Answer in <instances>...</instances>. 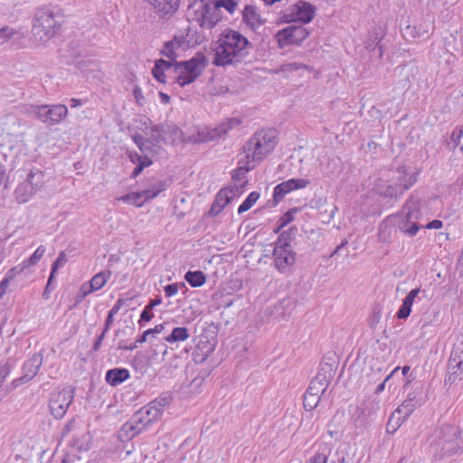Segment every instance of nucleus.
<instances>
[{"label": "nucleus", "mask_w": 463, "mask_h": 463, "mask_svg": "<svg viewBox=\"0 0 463 463\" xmlns=\"http://www.w3.org/2000/svg\"><path fill=\"white\" fill-rule=\"evenodd\" d=\"M35 190L25 180L14 191L15 199L20 203L28 202L35 194Z\"/></svg>", "instance_id": "nucleus-28"}, {"label": "nucleus", "mask_w": 463, "mask_h": 463, "mask_svg": "<svg viewBox=\"0 0 463 463\" xmlns=\"http://www.w3.org/2000/svg\"><path fill=\"white\" fill-rule=\"evenodd\" d=\"M237 5L238 2L236 0H217L214 3V10H218L219 8L222 7L226 9L230 14H233Z\"/></svg>", "instance_id": "nucleus-47"}, {"label": "nucleus", "mask_w": 463, "mask_h": 463, "mask_svg": "<svg viewBox=\"0 0 463 463\" xmlns=\"http://www.w3.org/2000/svg\"><path fill=\"white\" fill-rule=\"evenodd\" d=\"M139 426H142L144 430L146 426L150 425L154 421L157 420L159 417V411L153 409L152 406H144L137 411L132 417Z\"/></svg>", "instance_id": "nucleus-22"}, {"label": "nucleus", "mask_w": 463, "mask_h": 463, "mask_svg": "<svg viewBox=\"0 0 463 463\" xmlns=\"http://www.w3.org/2000/svg\"><path fill=\"white\" fill-rule=\"evenodd\" d=\"M300 69H308V67L306 64L301 63V62H291V63L283 64L281 66V70L283 71H298Z\"/></svg>", "instance_id": "nucleus-56"}, {"label": "nucleus", "mask_w": 463, "mask_h": 463, "mask_svg": "<svg viewBox=\"0 0 463 463\" xmlns=\"http://www.w3.org/2000/svg\"><path fill=\"white\" fill-rule=\"evenodd\" d=\"M383 38V34L382 32V29L379 27L377 28L372 36L367 40L366 42V49L369 51H374L376 48H378L379 51V58H382L383 53V46L381 44V41Z\"/></svg>", "instance_id": "nucleus-29"}, {"label": "nucleus", "mask_w": 463, "mask_h": 463, "mask_svg": "<svg viewBox=\"0 0 463 463\" xmlns=\"http://www.w3.org/2000/svg\"><path fill=\"white\" fill-rule=\"evenodd\" d=\"M260 198V193L251 192L238 208V213H243L250 210Z\"/></svg>", "instance_id": "nucleus-42"}, {"label": "nucleus", "mask_w": 463, "mask_h": 463, "mask_svg": "<svg viewBox=\"0 0 463 463\" xmlns=\"http://www.w3.org/2000/svg\"><path fill=\"white\" fill-rule=\"evenodd\" d=\"M149 3L160 17L169 18L178 10L180 0H149Z\"/></svg>", "instance_id": "nucleus-21"}, {"label": "nucleus", "mask_w": 463, "mask_h": 463, "mask_svg": "<svg viewBox=\"0 0 463 463\" xmlns=\"http://www.w3.org/2000/svg\"><path fill=\"white\" fill-rule=\"evenodd\" d=\"M153 77L161 83H166V76L165 71L159 69V66H154L152 69Z\"/></svg>", "instance_id": "nucleus-59"}, {"label": "nucleus", "mask_w": 463, "mask_h": 463, "mask_svg": "<svg viewBox=\"0 0 463 463\" xmlns=\"http://www.w3.org/2000/svg\"><path fill=\"white\" fill-rule=\"evenodd\" d=\"M321 397L314 395L309 392H305L303 395V406L307 411H313L316 409L321 402Z\"/></svg>", "instance_id": "nucleus-40"}, {"label": "nucleus", "mask_w": 463, "mask_h": 463, "mask_svg": "<svg viewBox=\"0 0 463 463\" xmlns=\"http://www.w3.org/2000/svg\"><path fill=\"white\" fill-rule=\"evenodd\" d=\"M92 291H90V287L86 284H83L80 288V292L77 295L76 303L81 302L89 294H90Z\"/></svg>", "instance_id": "nucleus-61"}, {"label": "nucleus", "mask_w": 463, "mask_h": 463, "mask_svg": "<svg viewBox=\"0 0 463 463\" xmlns=\"http://www.w3.org/2000/svg\"><path fill=\"white\" fill-rule=\"evenodd\" d=\"M74 399V391L72 389H63L58 392L51 394L49 407L52 415L55 419H61L71 403Z\"/></svg>", "instance_id": "nucleus-10"}, {"label": "nucleus", "mask_w": 463, "mask_h": 463, "mask_svg": "<svg viewBox=\"0 0 463 463\" xmlns=\"http://www.w3.org/2000/svg\"><path fill=\"white\" fill-rule=\"evenodd\" d=\"M219 42H222L229 50H232L236 54H241V59L245 57V49L248 46H251L249 40L244 37L241 33L232 29H225L221 34Z\"/></svg>", "instance_id": "nucleus-11"}, {"label": "nucleus", "mask_w": 463, "mask_h": 463, "mask_svg": "<svg viewBox=\"0 0 463 463\" xmlns=\"http://www.w3.org/2000/svg\"><path fill=\"white\" fill-rule=\"evenodd\" d=\"M152 354L149 357L151 362L165 361V357L168 354V347L165 343L158 345H153Z\"/></svg>", "instance_id": "nucleus-37"}, {"label": "nucleus", "mask_w": 463, "mask_h": 463, "mask_svg": "<svg viewBox=\"0 0 463 463\" xmlns=\"http://www.w3.org/2000/svg\"><path fill=\"white\" fill-rule=\"evenodd\" d=\"M430 447L440 458L463 451V435L459 425L446 423L437 429L432 435Z\"/></svg>", "instance_id": "nucleus-1"}, {"label": "nucleus", "mask_w": 463, "mask_h": 463, "mask_svg": "<svg viewBox=\"0 0 463 463\" xmlns=\"http://www.w3.org/2000/svg\"><path fill=\"white\" fill-rule=\"evenodd\" d=\"M142 431V426H139L138 423L133 418H131L129 421H127L123 424L119 430L118 436L121 440H129Z\"/></svg>", "instance_id": "nucleus-26"}, {"label": "nucleus", "mask_w": 463, "mask_h": 463, "mask_svg": "<svg viewBox=\"0 0 463 463\" xmlns=\"http://www.w3.org/2000/svg\"><path fill=\"white\" fill-rule=\"evenodd\" d=\"M180 287L185 288L184 283H181ZM179 285L176 283L174 284H168L164 288L165 296L168 298H171L175 296L178 292Z\"/></svg>", "instance_id": "nucleus-57"}, {"label": "nucleus", "mask_w": 463, "mask_h": 463, "mask_svg": "<svg viewBox=\"0 0 463 463\" xmlns=\"http://www.w3.org/2000/svg\"><path fill=\"white\" fill-rule=\"evenodd\" d=\"M45 250L46 249L43 245L39 246L28 259L23 261L24 263V266L29 268L36 265L39 262V260L43 258V254L45 253Z\"/></svg>", "instance_id": "nucleus-44"}, {"label": "nucleus", "mask_w": 463, "mask_h": 463, "mask_svg": "<svg viewBox=\"0 0 463 463\" xmlns=\"http://www.w3.org/2000/svg\"><path fill=\"white\" fill-rule=\"evenodd\" d=\"M420 214V208L419 201L411 197L407 200L402 208V213L401 215L402 221L398 224L400 232L410 237L416 235L421 226L416 222H413V220H417Z\"/></svg>", "instance_id": "nucleus-5"}, {"label": "nucleus", "mask_w": 463, "mask_h": 463, "mask_svg": "<svg viewBox=\"0 0 463 463\" xmlns=\"http://www.w3.org/2000/svg\"><path fill=\"white\" fill-rule=\"evenodd\" d=\"M316 7L308 2L298 1L282 12L283 23L300 22L307 24L312 21Z\"/></svg>", "instance_id": "nucleus-8"}, {"label": "nucleus", "mask_w": 463, "mask_h": 463, "mask_svg": "<svg viewBox=\"0 0 463 463\" xmlns=\"http://www.w3.org/2000/svg\"><path fill=\"white\" fill-rule=\"evenodd\" d=\"M179 359L176 355H174L169 362L165 363L160 369V372L165 376L172 377L175 374V370L179 367Z\"/></svg>", "instance_id": "nucleus-39"}, {"label": "nucleus", "mask_w": 463, "mask_h": 463, "mask_svg": "<svg viewBox=\"0 0 463 463\" xmlns=\"http://www.w3.org/2000/svg\"><path fill=\"white\" fill-rule=\"evenodd\" d=\"M133 95H134V98L136 99V102L139 106H142L144 104L145 98H144V96L142 94V90L139 88V86L135 85V87L133 89Z\"/></svg>", "instance_id": "nucleus-60"}, {"label": "nucleus", "mask_w": 463, "mask_h": 463, "mask_svg": "<svg viewBox=\"0 0 463 463\" xmlns=\"http://www.w3.org/2000/svg\"><path fill=\"white\" fill-rule=\"evenodd\" d=\"M423 385L421 383H417L411 392H410L407 396L408 399H411L414 405L421 406L427 401V395L424 394Z\"/></svg>", "instance_id": "nucleus-36"}, {"label": "nucleus", "mask_w": 463, "mask_h": 463, "mask_svg": "<svg viewBox=\"0 0 463 463\" xmlns=\"http://www.w3.org/2000/svg\"><path fill=\"white\" fill-rule=\"evenodd\" d=\"M276 136L273 130H260L256 132L248 141L246 149L252 152V160L260 162L269 154L276 145Z\"/></svg>", "instance_id": "nucleus-3"}, {"label": "nucleus", "mask_w": 463, "mask_h": 463, "mask_svg": "<svg viewBox=\"0 0 463 463\" xmlns=\"http://www.w3.org/2000/svg\"><path fill=\"white\" fill-rule=\"evenodd\" d=\"M451 139L454 142L455 146H459L461 152H463V127L459 129L458 133L456 131H453L451 135Z\"/></svg>", "instance_id": "nucleus-58"}, {"label": "nucleus", "mask_w": 463, "mask_h": 463, "mask_svg": "<svg viewBox=\"0 0 463 463\" xmlns=\"http://www.w3.org/2000/svg\"><path fill=\"white\" fill-rule=\"evenodd\" d=\"M402 421L403 420L401 419V415L396 414V412H393L387 423V432L394 433L397 430V429L401 426Z\"/></svg>", "instance_id": "nucleus-48"}, {"label": "nucleus", "mask_w": 463, "mask_h": 463, "mask_svg": "<svg viewBox=\"0 0 463 463\" xmlns=\"http://www.w3.org/2000/svg\"><path fill=\"white\" fill-rule=\"evenodd\" d=\"M168 186L166 180H158L153 184L152 188L146 189L149 191L148 197L150 199L156 198L161 192L165 191Z\"/></svg>", "instance_id": "nucleus-46"}, {"label": "nucleus", "mask_w": 463, "mask_h": 463, "mask_svg": "<svg viewBox=\"0 0 463 463\" xmlns=\"http://www.w3.org/2000/svg\"><path fill=\"white\" fill-rule=\"evenodd\" d=\"M57 21L53 12L49 8H42L37 11L33 20V33L41 41L51 39L55 34Z\"/></svg>", "instance_id": "nucleus-6"}, {"label": "nucleus", "mask_w": 463, "mask_h": 463, "mask_svg": "<svg viewBox=\"0 0 463 463\" xmlns=\"http://www.w3.org/2000/svg\"><path fill=\"white\" fill-rule=\"evenodd\" d=\"M61 463H88V460L71 451L63 456Z\"/></svg>", "instance_id": "nucleus-51"}, {"label": "nucleus", "mask_w": 463, "mask_h": 463, "mask_svg": "<svg viewBox=\"0 0 463 463\" xmlns=\"http://www.w3.org/2000/svg\"><path fill=\"white\" fill-rule=\"evenodd\" d=\"M183 41L178 40L176 37L171 41L165 43L164 49L161 51V54L175 60L176 58L175 50L181 47Z\"/></svg>", "instance_id": "nucleus-35"}, {"label": "nucleus", "mask_w": 463, "mask_h": 463, "mask_svg": "<svg viewBox=\"0 0 463 463\" xmlns=\"http://www.w3.org/2000/svg\"><path fill=\"white\" fill-rule=\"evenodd\" d=\"M214 59L213 63L215 66H226L235 64L242 61L241 54H236L232 50H229L225 44L219 42L218 46L214 50Z\"/></svg>", "instance_id": "nucleus-16"}, {"label": "nucleus", "mask_w": 463, "mask_h": 463, "mask_svg": "<svg viewBox=\"0 0 463 463\" xmlns=\"http://www.w3.org/2000/svg\"><path fill=\"white\" fill-rule=\"evenodd\" d=\"M25 269H27V267L24 266V262H22L21 264H19V265L14 267V268H12L11 269H9L5 279H8V281L10 282L17 275L21 274Z\"/></svg>", "instance_id": "nucleus-52"}, {"label": "nucleus", "mask_w": 463, "mask_h": 463, "mask_svg": "<svg viewBox=\"0 0 463 463\" xmlns=\"http://www.w3.org/2000/svg\"><path fill=\"white\" fill-rule=\"evenodd\" d=\"M184 279L193 288L201 287L206 281V276L201 270L188 271L184 275Z\"/></svg>", "instance_id": "nucleus-33"}, {"label": "nucleus", "mask_w": 463, "mask_h": 463, "mask_svg": "<svg viewBox=\"0 0 463 463\" xmlns=\"http://www.w3.org/2000/svg\"><path fill=\"white\" fill-rule=\"evenodd\" d=\"M240 124L241 120H239L238 118H228L216 128L217 135H225L229 130L239 126Z\"/></svg>", "instance_id": "nucleus-45"}, {"label": "nucleus", "mask_w": 463, "mask_h": 463, "mask_svg": "<svg viewBox=\"0 0 463 463\" xmlns=\"http://www.w3.org/2000/svg\"><path fill=\"white\" fill-rule=\"evenodd\" d=\"M190 334L188 329L184 326H176L173 328L172 332L164 337L165 342H168L170 344L176 342H183L189 338Z\"/></svg>", "instance_id": "nucleus-30"}, {"label": "nucleus", "mask_w": 463, "mask_h": 463, "mask_svg": "<svg viewBox=\"0 0 463 463\" xmlns=\"http://www.w3.org/2000/svg\"><path fill=\"white\" fill-rule=\"evenodd\" d=\"M419 407L418 405H414L413 402H411V399H406L401 406H399L394 412L396 414H402L403 413V419L402 420H405V419L411 414L414 410Z\"/></svg>", "instance_id": "nucleus-41"}, {"label": "nucleus", "mask_w": 463, "mask_h": 463, "mask_svg": "<svg viewBox=\"0 0 463 463\" xmlns=\"http://www.w3.org/2000/svg\"><path fill=\"white\" fill-rule=\"evenodd\" d=\"M334 373L335 367L333 364L325 363L321 364L318 373L311 380V383L305 392H309L322 398L334 377Z\"/></svg>", "instance_id": "nucleus-9"}, {"label": "nucleus", "mask_w": 463, "mask_h": 463, "mask_svg": "<svg viewBox=\"0 0 463 463\" xmlns=\"http://www.w3.org/2000/svg\"><path fill=\"white\" fill-rule=\"evenodd\" d=\"M154 66H159V69L162 71L169 70L173 66L175 67V63H173L171 61H165L164 59H159L156 61Z\"/></svg>", "instance_id": "nucleus-63"}, {"label": "nucleus", "mask_w": 463, "mask_h": 463, "mask_svg": "<svg viewBox=\"0 0 463 463\" xmlns=\"http://www.w3.org/2000/svg\"><path fill=\"white\" fill-rule=\"evenodd\" d=\"M214 348L215 345L209 341L200 340L193 352V360L195 364H203L214 351Z\"/></svg>", "instance_id": "nucleus-24"}, {"label": "nucleus", "mask_w": 463, "mask_h": 463, "mask_svg": "<svg viewBox=\"0 0 463 463\" xmlns=\"http://www.w3.org/2000/svg\"><path fill=\"white\" fill-rule=\"evenodd\" d=\"M308 35V32L302 25H292L279 31L276 34L280 47L297 44L299 45Z\"/></svg>", "instance_id": "nucleus-12"}, {"label": "nucleus", "mask_w": 463, "mask_h": 463, "mask_svg": "<svg viewBox=\"0 0 463 463\" xmlns=\"http://www.w3.org/2000/svg\"><path fill=\"white\" fill-rule=\"evenodd\" d=\"M155 143H156L154 139H152V136L150 138L145 142V144L139 148L143 155H152L155 153L154 146Z\"/></svg>", "instance_id": "nucleus-54"}, {"label": "nucleus", "mask_w": 463, "mask_h": 463, "mask_svg": "<svg viewBox=\"0 0 463 463\" xmlns=\"http://www.w3.org/2000/svg\"><path fill=\"white\" fill-rule=\"evenodd\" d=\"M43 357L41 354H34L23 365V375L18 379L21 383L31 381L38 373L43 364Z\"/></svg>", "instance_id": "nucleus-20"}, {"label": "nucleus", "mask_w": 463, "mask_h": 463, "mask_svg": "<svg viewBox=\"0 0 463 463\" xmlns=\"http://www.w3.org/2000/svg\"><path fill=\"white\" fill-rule=\"evenodd\" d=\"M412 303L403 299L402 306L396 313V317L399 319H406L409 317L411 312Z\"/></svg>", "instance_id": "nucleus-49"}, {"label": "nucleus", "mask_w": 463, "mask_h": 463, "mask_svg": "<svg viewBox=\"0 0 463 463\" xmlns=\"http://www.w3.org/2000/svg\"><path fill=\"white\" fill-rule=\"evenodd\" d=\"M155 132H164L173 137V141L185 142L184 132L175 125L158 124L152 127V139L156 143L165 142L164 135H155Z\"/></svg>", "instance_id": "nucleus-17"}, {"label": "nucleus", "mask_w": 463, "mask_h": 463, "mask_svg": "<svg viewBox=\"0 0 463 463\" xmlns=\"http://www.w3.org/2000/svg\"><path fill=\"white\" fill-rule=\"evenodd\" d=\"M68 261L67 255L65 251H61L57 257V259L52 264V269L54 271H57L60 268L63 267Z\"/></svg>", "instance_id": "nucleus-53"}, {"label": "nucleus", "mask_w": 463, "mask_h": 463, "mask_svg": "<svg viewBox=\"0 0 463 463\" xmlns=\"http://www.w3.org/2000/svg\"><path fill=\"white\" fill-rule=\"evenodd\" d=\"M297 212L296 209H291L285 213L280 219L279 220V222L280 223V227H285L288 223H290L294 220V214Z\"/></svg>", "instance_id": "nucleus-55"}, {"label": "nucleus", "mask_w": 463, "mask_h": 463, "mask_svg": "<svg viewBox=\"0 0 463 463\" xmlns=\"http://www.w3.org/2000/svg\"><path fill=\"white\" fill-rule=\"evenodd\" d=\"M298 228L296 226L289 227L287 231L282 232L275 242L284 246H292V241L296 239L298 233Z\"/></svg>", "instance_id": "nucleus-34"}, {"label": "nucleus", "mask_w": 463, "mask_h": 463, "mask_svg": "<svg viewBox=\"0 0 463 463\" xmlns=\"http://www.w3.org/2000/svg\"><path fill=\"white\" fill-rule=\"evenodd\" d=\"M463 374V333L458 335L448 363L445 383L453 384Z\"/></svg>", "instance_id": "nucleus-7"}, {"label": "nucleus", "mask_w": 463, "mask_h": 463, "mask_svg": "<svg viewBox=\"0 0 463 463\" xmlns=\"http://www.w3.org/2000/svg\"><path fill=\"white\" fill-rule=\"evenodd\" d=\"M211 5L209 3H204L203 5H202V9L201 11H197L195 15H196V19L197 18H204V17H207V15L211 13Z\"/></svg>", "instance_id": "nucleus-62"}, {"label": "nucleus", "mask_w": 463, "mask_h": 463, "mask_svg": "<svg viewBox=\"0 0 463 463\" xmlns=\"http://www.w3.org/2000/svg\"><path fill=\"white\" fill-rule=\"evenodd\" d=\"M327 456L325 453H316L310 459V463H326Z\"/></svg>", "instance_id": "nucleus-64"}, {"label": "nucleus", "mask_w": 463, "mask_h": 463, "mask_svg": "<svg viewBox=\"0 0 463 463\" xmlns=\"http://www.w3.org/2000/svg\"><path fill=\"white\" fill-rule=\"evenodd\" d=\"M309 184V180L302 178H292L288 181L282 182L274 187L273 200L277 203L280 202L284 198V196L290 193L291 191L305 188Z\"/></svg>", "instance_id": "nucleus-15"}, {"label": "nucleus", "mask_w": 463, "mask_h": 463, "mask_svg": "<svg viewBox=\"0 0 463 463\" xmlns=\"http://www.w3.org/2000/svg\"><path fill=\"white\" fill-rule=\"evenodd\" d=\"M207 65V60L203 52H197L188 61H175V72L178 73L175 82L181 87L193 83L202 75Z\"/></svg>", "instance_id": "nucleus-2"}, {"label": "nucleus", "mask_w": 463, "mask_h": 463, "mask_svg": "<svg viewBox=\"0 0 463 463\" xmlns=\"http://www.w3.org/2000/svg\"><path fill=\"white\" fill-rule=\"evenodd\" d=\"M273 256L275 267L281 273L296 262V252L293 251L292 246L279 245L275 242Z\"/></svg>", "instance_id": "nucleus-13"}, {"label": "nucleus", "mask_w": 463, "mask_h": 463, "mask_svg": "<svg viewBox=\"0 0 463 463\" xmlns=\"http://www.w3.org/2000/svg\"><path fill=\"white\" fill-rule=\"evenodd\" d=\"M379 240L382 242L389 243L391 241V231L386 222H383L379 227Z\"/></svg>", "instance_id": "nucleus-50"}, {"label": "nucleus", "mask_w": 463, "mask_h": 463, "mask_svg": "<svg viewBox=\"0 0 463 463\" xmlns=\"http://www.w3.org/2000/svg\"><path fill=\"white\" fill-rule=\"evenodd\" d=\"M149 191L143 190L140 192L129 193L122 195L119 200L128 203L137 207H141L146 201L150 200L148 197Z\"/></svg>", "instance_id": "nucleus-27"}, {"label": "nucleus", "mask_w": 463, "mask_h": 463, "mask_svg": "<svg viewBox=\"0 0 463 463\" xmlns=\"http://www.w3.org/2000/svg\"><path fill=\"white\" fill-rule=\"evenodd\" d=\"M110 271H101L93 276L90 280V291H96L102 288L110 277Z\"/></svg>", "instance_id": "nucleus-32"}, {"label": "nucleus", "mask_w": 463, "mask_h": 463, "mask_svg": "<svg viewBox=\"0 0 463 463\" xmlns=\"http://www.w3.org/2000/svg\"><path fill=\"white\" fill-rule=\"evenodd\" d=\"M44 174L40 169H33L28 173L25 181L37 192L44 184Z\"/></svg>", "instance_id": "nucleus-31"}, {"label": "nucleus", "mask_w": 463, "mask_h": 463, "mask_svg": "<svg viewBox=\"0 0 463 463\" xmlns=\"http://www.w3.org/2000/svg\"><path fill=\"white\" fill-rule=\"evenodd\" d=\"M376 191L380 196L398 199L405 193L406 184L398 185L388 177L386 180H381L376 184Z\"/></svg>", "instance_id": "nucleus-18"}, {"label": "nucleus", "mask_w": 463, "mask_h": 463, "mask_svg": "<svg viewBox=\"0 0 463 463\" xmlns=\"http://www.w3.org/2000/svg\"><path fill=\"white\" fill-rule=\"evenodd\" d=\"M242 21L253 30L256 27L263 25L266 22V20L262 19L260 14H258L256 7L250 5L244 7L242 12Z\"/></svg>", "instance_id": "nucleus-23"}, {"label": "nucleus", "mask_w": 463, "mask_h": 463, "mask_svg": "<svg viewBox=\"0 0 463 463\" xmlns=\"http://www.w3.org/2000/svg\"><path fill=\"white\" fill-rule=\"evenodd\" d=\"M172 401V397L168 393H163L156 400L149 402L147 405L152 406L153 409H156L159 411V417H161L163 409L170 404Z\"/></svg>", "instance_id": "nucleus-38"}, {"label": "nucleus", "mask_w": 463, "mask_h": 463, "mask_svg": "<svg viewBox=\"0 0 463 463\" xmlns=\"http://www.w3.org/2000/svg\"><path fill=\"white\" fill-rule=\"evenodd\" d=\"M239 193L240 187L236 184L221 189L216 194L214 202L208 212L209 216L214 217L218 215Z\"/></svg>", "instance_id": "nucleus-14"}, {"label": "nucleus", "mask_w": 463, "mask_h": 463, "mask_svg": "<svg viewBox=\"0 0 463 463\" xmlns=\"http://www.w3.org/2000/svg\"><path fill=\"white\" fill-rule=\"evenodd\" d=\"M130 378V373L126 368H113L107 371L105 379L111 386H118Z\"/></svg>", "instance_id": "nucleus-25"}, {"label": "nucleus", "mask_w": 463, "mask_h": 463, "mask_svg": "<svg viewBox=\"0 0 463 463\" xmlns=\"http://www.w3.org/2000/svg\"><path fill=\"white\" fill-rule=\"evenodd\" d=\"M388 177L398 185L406 184V191L417 181L416 173H409L405 165H402L394 170L389 171Z\"/></svg>", "instance_id": "nucleus-19"}, {"label": "nucleus", "mask_w": 463, "mask_h": 463, "mask_svg": "<svg viewBox=\"0 0 463 463\" xmlns=\"http://www.w3.org/2000/svg\"><path fill=\"white\" fill-rule=\"evenodd\" d=\"M216 10L213 9V12ZM199 25L202 28L212 29L213 28L217 23L220 21L219 15L215 13H210L207 17L204 18H197Z\"/></svg>", "instance_id": "nucleus-43"}, {"label": "nucleus", "mask_w": 463, "mask_h": 463, "mask_svg": "<svg viewBox=\"0 0 463 463\" xmlns=\"http://www.w3.org/2000/svg\"><path fill=\"white\" fill-rule=\"evenodd\" d=\"M26 111L48 126L59 124L68 114V109L63 104L30 105Z\"/></svg>", "instance_id": "nucleus-4"}]
</instances>
